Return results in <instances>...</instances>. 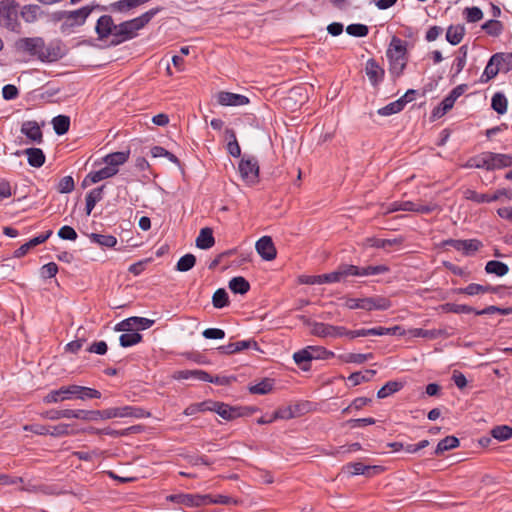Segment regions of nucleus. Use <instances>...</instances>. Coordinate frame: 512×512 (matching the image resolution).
Returning <instances> with one entry per match:
<instances>
[{"label": "nucleus", "instance_id": "22", "mask_svg": "<svg viewBox=\"0 0 512 512\" xmlns=\"http://www.w3.org/2000/svg\"><path fill=\"white\" fill-rule=\"evenodd\" d=\"M365 72L373 86H377L385 74L384 69L372 58L366 62Z\"/></svg>", "mask_w": 512, "mask_h": 512}, {"label": "nucleus", "instance_id": "53", "mask_svg": "<svg viewBox=\"0 0 512 512\" xmlns=\"http://www.w3.org/2000/svg\"><path fill=\"white\" fill-rule=\"evenodd\" d=\"M463 196L465 199L473 201L475 203H490V194L478 193L472 189H466L463 192Z\"/></svg>", "mask_w": 512, "mask_h": 512}, {"label": "nucleus", "instance_id": "59", "mask_svg": "<svg viewBox=\"0 0 512 512\" xmlns=\"http://www.w3.org/2000/svg\"><path fill=\"white\" fill-rule=\"evenodd\" d=\"M346 32L354 37H365L369 33V28L364 24H350L346 27Z\"/></svg>", "mask_w": 512, "mask_h": 512}, {"label": "nucleus", "instance_id": "46", "mask_svg": "<svg viewBox=\"0 0 512 512\" xmlns=\"http://www.w3.org/2000/svg\"><path fill=\"white\" fill-rule=\"evenodd\" d=\"M468 54V47L467 45H463L459 48L458 54L454 60L453 63V69H455V74L458 75L465 67L466 65V59Z\"/></svg>", "mask_w": 512, "mask_h": 512}, {"label": "nucleus", "instance_id": "2", "mask_svg": "<svg viewBox=\"0 0 512 512\" xmlns=\"http://www.w3.org/2000/svg\"><path fill=\"white\" fill-rule=\"evenodd\" d=\"M158 12V8H153L139 17L121 22L118 24L115 40L111 41V43L113 45H119L123 42L134 39L138 36V31L143 29Z\"/></svg>", "mask_w": 512, "mask_h": 512}, {"label": "nucleus", "instance_id": "9", "mask_svg": "<svg viewBox=\"0 0 512 512\" xmlns=\"http://www.w3.org/2000/svg\"><path fill=\"white\" fill-rule=\"evenodd\" d=\"M238 168L242 179L247 184L255 185L259 182V164L255 158H243Z\"/></svg>", "mask_w": 512, "mask_h": 512}, {"label": "nucleus", "instance_id": "28", "mask_svg": "<svg viewBox=\"0 0 512 512\" xmlns=\"http://www.w3.org/2000/svg\"><path fill=\"white\" fill-rule=\"evenodd\" d=\"M465 27L462 24L450 25L446 32V40L451 45H458L464 38Z\"/></svg>", "mask_w": 512, "mask_h": 512}, {"label": "nucleus", "instance_id": "21", "mask_svg": "<svg viewBox=\"0 0 512 512\" xmlns=\"http://www.w3.org/2000/svg\"><path fill=\"white\" fill-rule=\"evenodd\" d=\"M255 348L258 349V344L254 340H242L235 343L220 346L218 349L221 353L231 355L245 349Z\"/></svg>", "mask_w": 512, "mask_h": 512}, {"label": "nucleus", "instance_id": "14", "mask_svg": "<svg viewBox=\"0 0 512 512\" xmlns=\"http://www.w3.org/2000/svg\"><path fill=\"white\" fill-rule=\"evenodd\" d=\"M257 253L266 261H272L277 256V250L270 236L261 237L255 244Z\"/></svg>", "mask_w": 512, "mask_h": 512}, {"label": "nucleus", "instance_id": "55", "mask_svg": "<svg viewBox=\"0 0 512 512\" xmlns=\"http://www.w3.org/2000/svg\"><path fill=\"white\" fill-rule=\"evenodd\" d=\"M500 72V67L496 65V62L493 61V57L491 56L488 64L485 67L483 74L481 75V82L486 83L492 78H494Z\"/></svg>", "mask_w": 512, "mask_h": 512}, {"label": "nucleus", "instance_id": "42", "mask_svg": "<svg viewBox=\"0 0 512 512\" xmlns=\"http://www.w3.org/2000/svg\"><path fill=\"white\" fill-rule=\"evenodd\" d=\"M274 386V380L270 378H264L261 382L251 385L249 387V392L251 394H259V395H265L272 391Z\"/></svg>", "mask_w": 512, "mask_h": 512}, {"label": "nucleus", "instance_id": "17", "mask_svg": "<svg viewBox=\"0 0 512 512\" xmlns=\"http://www.w3.org/2000/svg\"><path fill=\"white\" fill-rule=\"evenodd\" d=\"M217 102L222 106H243L249 103V99L241 94L221 91L217 94Z\"/></svg>", "mask_w": 512, "mask_h": 512}, {"label": "nucleus", "instance_id": "45", "mask_svg": "<svg viewBox=\"0 0 512 512\" xmlns=\"http://www.w3.org/2000/svg\"><path fill=\"white\" fill-rule=\"evenodd\" d=\"M375 374H376V371L372 370V369H368L364 373L354 372V373L350 374V376L348 377V380L351 382V384L353 386H356L363 382L370 381Z\"/></svg>", "mask_w": 512, "mask_h": 512}, {"label": "nucleus", "instance_id": "10", "mask_svg": "<svg viewBox=\"0 0 512 512\" xmlns=\"http://www.w3.org/2000/svg\"><path fill=\"white\" fill-rule=\"evenodd\" d=\"M311 325V334L321 338H337L344 336L345 327L344 326H335L331 324H326L322 322H312L309 323Z\"/></svg>", "mask_w": 512, "mask_h": 512}, {"label": "nucleus", "instance_id": "64", "mask_svg": "<svg viewBox=\"0 0 512 512\" xmlns=\"http://www.w3.org/2000/svg\"><path fill=\"white\" fill-rule=\"evenodd\" d=\"M19 91L15 85L7 84L2 89V96L5 100H13L17 98Z\"/></svg>", "mask_w": 512, "mask_h": 512}, {"label": "nucleus", "instance_id": "50", "mask_svg": "<svg viewBox=\"0 0 512 512\" xmlns=\"http://www.w3.org/2000/svg\"><path fill=\"white\" fill-rule=\"evenodd\" d=\"M196 264V257L193 254H185L182 256L177 264H176V270L179 272H187L191 270Z\"/></svg>", "mask_w": 512, "mask_h": 512}, {"label": "nucleus", "instance_id": "61", "mask_svg": "<svg viewBox=\"0 0 512 512\" xmlns=\"http://www.w3.org/2000/svg\"><path fill=\"white\" fill-rule=\"evenodd\" d=\"M206 504H222V505H230V504H237L238 501L230 496L226 495H217L215 497L211 495H207Z\"/></svg>", "mask_w": 512, "mask_h": 512}, {"label": "nucleus", "instance_id": "13", "mask_svg": "<svg viewBox=\"0 0 512 512\" xmlns=\"http://www.w3.org/2000/svg\"><path fill=\"white\" fill-rule=\"evenodd\" d=\"M343 471L348 473L351 476L354 475H365L367 477H371L375 474H379L384 471L382 466L374 465H364L361 462L348 463L343 467Z\"/></svg>", "mask_w": 512, "mask_h": 512}, {"label": "nucleus", "instance_id": "49", "mask_svg": "<svg viewBox=\"0 0 512 512\" xmlns=\"http://www.w3.org/2000/svg\"><path fill=\"white\" fill-rule=\"evenodd\" d=\"M441 308L444 312L456 313V314H461V313L469 314V313H474V311H475V309L469 305L455 304V303H445L441 306Z\"/></svg>", "mask_w": 512, "mask_h": 512}, {"label": "nucleus", "instance_id": "40", "mask_svg": "<svg viewBox=\"0 0 512 512\" xmlns=\"http://www.w3.org/2000/svg\"><path fill=\"white\" fill-rule=\"evenodd\" d=\"M52 124L57 135H64L69 131L70 118L66 115H58L53 118Z\"/></svg>", "mask_w": 512, "mask_h": 512}, {"label": "nucleus", "instance_id": "62", "mask_svg": "<svg viewBox=\"0 0 512 512\" xmlns=\"http://www.w3.org/2000/svg\"><path fill=\"white\" fill-rule=\"evenodd\" d=\"M74 187L73 178L71 176H65L59 181L57 190L59 193H70L74 190Z\"/></svg>", "mask_w": 512, "mask_h": 512}, {"label": "nucleus", "instance_id": "1", "mask_svg": "<svg viewBox=\"0 0 512 512\" xmlns=\"http://www.w3.org/2000/svg\"><path fill=\"white\" fill-rule=\"evenodd\" d=\"M16 45L19 50L37 57L42 62H54L63 56L62 49L58 44L46 45L40 37L23 38Z\"/></svg>", "mask_w": 512, "mask_h": 512}, {"label": "nucleus", "instance_id": "15", "mask_svg": "<svg viewBox=\"0 0 512 512\" xmlns=\"http://www.w3.org/2000/svg\"><path fill=\"white\" fill-rule=\"evenodd\" d=\"M392 306L390 299L383 296H372L362 298L361 309L365 311L388 310Z\"/></svg>", "mask_w": 512, "mask_h": 512}, {"label": "nucleus", "instance_id": "51", "mask_svg": "<svg viewBox=\"0 0 512 512\" xmlns=\"http://www.w3.org/2000/svg\"><path fill=\"white\" fill-rule=\"evenodd\" d=\"M212 304L215 308L221 309L229 305V296L225 289H217L212 296Z\"/></svg>", "mask_w": 512, "mask_h": 512}, {"label": "nucleus", "instance_id": "19", "mask_svg": "<svg viewBox=\"0 0 512 512\" xmlns=\"http://www.w3.org/2000/svg\"><path fill=\"white\" fill-rule=\"evenodd\" d=\"M401 208L402 211H412L421 214H429L440 209L439 205L434 202L419 204L412 201H401Z\"/></svg>", "mask_w": 512, "mask_h": 512}, {"label": "nucleus", "instance_id": "39", "mask_svg": "<svg viewBox=\"0 0 512 512\" xmlns=\"http://www.w3.org/2000/svg\"><path fill=\"white\" fill-rule=\"evenodd\" d=\"M481 28L492 37H498L501 35L504 29V25L501 21L496 19H490L486 21Z\"/></svg>", "mask_w": 512, "mask_h": 512}, {"label": "nucleus", "instance_id": "23", "mask_svg": "<svg viewBox=\"0 0 512 512\" xmlns=\"http://www.w3.org/2000/svg\"><path fill=\"white\" fill-rule=\"evenodd\" d=\"M210 408L225 420H233L239 417L237 407L223 402H214Z\"/></svg>", "mask_w": 512, "mask_h": 512}, {"label": "nucleus", "instance_id": "54", "mask_svg": "<svg viewBox=\"0 0 512 512\" xmlns=\"http://www.w3.org/2000/svg\"><path fill=\"white\" fill-rule=\"evenodd\" d=\"M70 424L61 423L55 426L49 427V435L53 437H62V436H68V435H74L77 432L70 429Z\"/></svg>", "mask_w": 512, "mask_h": 512}, {"label": "nucleus", "instance_id": "33", "mask_svg": "<svg viewBox=\"0 0 512 512\" xmlns=\"http://www.w3.org/2000/svg\"><path fill=\"white\" fill-rule=\"evenodd\" d=\"M485 271L488 274H495L498 277H502L509 272V267L501 261L490 260L485 265Z\"/></svg>", "mask_w": 512, "mask_h": 512}, {"label": "nucleus", "instance_id": "43", "mask_svg": "<svg viewBox=\"0 0 512 512\" xmlns=\"http://www.w3.org/2000/svg\"><path fill=\"white\" fill-rule=\"evenodd\" d=\"M404 331L400 326H394L391 328L375 327L366 329V336H383V335H402Z\"/></svg>", "mask_w": 512, "mask_h": 512}, {"label": "nucleus", "instance_id": "57", "mask_svg": "<svg viewBox=\"0 0 512 512\" xmlns=\"http://www.w3.org/2000/svg\"><path fill=\"white\" fill-rule=\"evenodd\" d=\"M463 14L469 23H476L483 18V12L479 7H467L464 9Z\"/></svg>", "mask_w": 512, "mask_h": 512}, {"label": "nucleus", "instance_id": "24", "mask_svg": "<svg viewBox=\"0 0 512 512\" xmlns=\"http://www.w3.org/2000/svg\"><path fill=\"white\" fill-rule=\"evenodd\" d=\"M130 151L113 152L103 158L107 167L118 169V167L126 163L129 159Z\"/></svg>", "mask_w": 512, "mask_h": 512}, {"label": "nucleus", "instance_id": "63", "mask_svg": "<svg viewBox=\"0 0 512 512\" xmlns=\"http://www.w3.org/2000/svg\"><path fill=\"white\" fill-rule=\"evenodd\" d=\"M58 236L63 240L75 241L77 239V233L71 226H63L58 231Z\"/></svg>", "mask_w": 512, "mask_h": 512}, {"label": "nucleus", "instance_id": "37", "mask_svg": "<svg viewBox=\"0 0 512 512\" xmlns=\"http://www.w3.org/2000/svg\"><path fill=\"white\" fill-rule=\"evenodd\" d=\"M118 173V169L103 167L98 171H92L89 173L90 183H97L104 179L110 178Z\"/></svg>", "mask_w": 512, "mask_h": 512}, {"label": "nucleus", "instance_id": "29", "mask_svg": "<svg viewBox=\"0 0 512 512\" xmlns=\"http://www.w3.org/2000/svg\"><path fill=\"white\" fill-rule=\"evenodd\" d=\"M28 163L32 167L39 168L45 163V154L40 148H27L24 150Z\"/></svg>", "mask_w": 512, "mask_h": 512}, {"label": "nucleus", "instance_id": "30", "mask_svg": "<svg viewBox=\"0 0 512 512\" xmlns=\"http://www.w3.org/2000/svg\"><path fill=\"white\" fill-rule=\"evenodd\" d=\"M338 360L341 363H356V364H362L366 362L367 360H370L373 358L372 353L362 354V353H345L340 354L337 356Z\"/></svg>", "mask_w": 512, "mask_h": 512}, {"label": "nucleus", "instance_id": "5", "mask_svg": "<svg viewBox=\"0 0 512 512\" xmlns=\"http://www.w3.org/2000/svg\"><path fill=\"white\" fill-rule=\"evenodd\" d=\"M389 60V72L399 77L407 65V43L397 36H393L386 51Z\"/></svg>", "mask_w": 512, "mask_h": 512}, {"label": "nucleus", "instance_id": "6", "mask_svg": "<svg viewBox=\"0 0 512 512\" xmlns=\"http://www.w3.org/2000/svg\"><path fill=\"white\" fill-rule=\"evenodd\" d=\"M95 9H100V5H86L77 10L68 11L65 23H62L60 26L61 32L68 33L75 27L84 25L87 18Z\"/></svg>", "mask_w": 512, "mask_h": 512}, {"label": "nucleus", "instance_id": "34", "mask_svg": "<svg viewBox=\"0 0 512 512\" xmlns=\"http://www.w3.org/2000/svg\"><path fill=\"white\" fill-rule=\"evenodd\" d=\"M178 377L181 379L193 378L204 382L212 381V376L208 374L206 371L200 369L179 371Z\"/></svg>", "mask_w": 512, "mask_h": 512}, {"label": "nucleus", "instance_id": "8", "mask_svg": "<svg viewBox=\"0 0 512 512\" xmlns=\"http://www.w3.org/2000/svg\"><path fill=\"white\" fill-rule=\"evenodd\" d=\"M18 3L15 0L0 1V24L6 28L14 30L18 26Z\"/></svg>", "mask_w": 512, "mask_h": 512}, {"label": "nucleus", "instance_id": "27", "mask_svg": "<svg viewBox=\"0 0 512 512\" xmlns=\"http://www.w3.org/2000/svg\"><path fill=\"white\" fill-rule=\"evenodd\" d=\"M215 244L213 231L209 227L202 228L196 238V246L200 249H209Z\"/></svg>", "mask_w": 512, "mask_h": 512}, {"label": "nucleus", "instance_id": "44", "mask_svg": "<svg viewBox=\"0 0 512 512\" xmlns=\"http://www.w3.org/2000/svg\"><path fill=\"white\" fill-rule=\"evenodd\" d=\"M90 239L92 242L107 248H112L117 244V238L113 235L92 233L90 235Z\"/></svg>", "mask_w": 512, "mask_h": 512}, {"label": "nucleus", "instance_id": "12", "mask_svg": "<svg viewBox=\"0 0 512 512\" xmlns=\"http://www.w3.org/2000/svg\"><path fill=\"white\" fill-rule=\"evenodd\" d=\"M154 324V320L143 318V317H129L122 320L115 326V331H133V330H145L150 328Z\"/></svg>", "mask_w": 512, "mask_h": 512}, {"label": "nucleus", "instance_id": "38", "mask_svg": "<svg viewBox=\"0 0 512 512\" xmlns=\"http://www.w3.org/2000/svg\"><path fill=\"white\" fill-rule=\"evenodd\" d=\"M493 61L500 67V71L509 72L512 69V53H496L492 55Z\"/></svg>", "mask_w": 512, "mask_h": 512}, {"label": "nucleus", "instance_id": "11", "mask_svg": "<svg viewBox=\"0 0 512 512\" xmlns=\"http://www.w3.org/2000/svg\"><path fill=\"white\" fill-rule=\"evenodd\" d=\"M118 24H115L112 16L110 15H102L97 20L95 31L100 40L107 39L108 37H112V41L115 40V35L117 33Z\"/></svg>", "mask_w": 512, "mask_h": 512}, {"label": "nucleus", "instance_id": "32", "mask_svg": "<svg viewBox=\"0 0 512 512\" xmlns=\"http://www.w3.org/2000/svg\"><path fill=\"white\" fill-rule=\"evenodd\" d=\"M294 361L301 367L302 370L307 371L310 369V361L312 360L310 346L297 351L293 355Z\"/></svg>", "mask_w": 512, "mask_h": 512}, {"label": "nucleus", "instance_id": "26", "mask_svg": "<svg viewBox=\"0 0 512 512\" xmlns=\"http://www.w3.org/2000/svg\"><path fill=\"white\" fill-rule=\"evenodd\" d=\"M118 417L119 418H125V417H133V418H148L151 416L150 412L144 410L140 407L135 406H124V407H117Z\"/></svg>", "mask_w": 512, "mask_h": 512}, {"label": "nucleus", "instance_id": "7", "mask_svg": "<svg viewBox=\"0 0 512 512\" xmlns=\"http://www.w3.org/2000/svg\"><path fill=\"white\" fill-rule=\"evenodd\" d=\"M340 280L348 276H370L383 274L389 271V267L386 265L366 266L358 267L355 265H340L337 269Z\"/></svg>", "mask_w": 512, "mask_h": 512}, {"label": "nucleus", "instance_id": "58", "mask_svg": "<svg viewBox=\"0 0 512 512\" xmlns=\"http://www.w3.org/2000/svg\"><path fill=\"white\" fill-rule=\"evenodd\" d=\"M312 360L313 359H322L327 360L335 357L334 352L327 350L322 346H310Z\"/></svg>", "mask_w": 512, "mask_h": 512}, {"label": "nucleus", "instance_id": "4", "mask_svg": "<svg viewBox=\"0 0 512 512\" xmlns=\"http://www.w3.org/2000/svg\"><path fill=\"white\" fill-rule=\"evenodd\" d=\"M511 166L512 155L494 152H483L470 158L464 165L466 168H483L486 170L503 169Z\"/></svg>", "mask_w": 512, "mask_h": 512}, {"label": "nucleus", "instance_id": "47", "mask_svg": "<svg viewBox=\"0 0 512 512\" xmlns=\"http://www.w3.org/2000/svg\"><path fill=\"white\" fill-rule=\"evenodd\" d=\"M507 99L504 94L497 92L493 95L491 101V107L498 114H504L507 111Z\"/></svg>", "mask_w": 512, "mask_h": 512}, {"label": "nucleus", "instance_id": "36", "mask_svg": "<svg viewBox=\"0 0 512 512\" xmlns=\"http://www.w3.org/2000/svg\"><path fill=\"white\" fill-rule=\"evenodd\" d=\"M460 444L459 439L455 436H446L444 439L440 440L437 444V447L434 451L435 455H441L445 451L454 449L458 447Z\"/></svg>", "mask_w": 512, "mask_h": 512}, {"label": "nucleus", "instance_id": "18", "mask_svg": "<svg viewBox=\"0 0 512 512\" xmlns=\"http://www.w3.org/2000/svg\"><path fill=\"white\" fill-rule=\"evenodd\" d=\"M501 286H491V285H481L476 283H471L466 287L458 288L456 292L458 294H466L469 296L485 294V293H498Z\"/></svg>", "mask_w": 512, "mask_h": 512}, {"label": "nucleus", "instance_id": "16", "mask_svg": "<svg viewBox=\"0 0 512 512\" xmlns=\"http://www.w3.org/2000/svg\"><path fill=\"white\" fill-rule=\"evenodd\" d=\"M208 496L192 495V494H173L167 497V500L182 504L187 507H196L206 504Z\"/></svg>", "mask_w": 512, "mask_h": 512}, {"label": "nucleus", "instance_id": "56", "mask_svg": "<svg viewBox=\"0 0 512 512\" xmlns=\"http://www.w3.org/2000/svg\"><path fill=\"white\" fill-rule=\"evenodd\" d=\"M491 435L499 441L508 440L512 437V427L507 425L496 426L491 430Z\"/></svg>", "mask_w": 512, "mask_h": 512}, {"label": "nucleus", "instance_id": "52", "mask_svg": "<svg viewBox=\"0 0 512 512\" xmlns=\"http://www.w3.org/2000/svg\"><path fill=\"white\" fill-rule=\"evenodd\" d=\"M142 335L138 332L124 333L120 335L119 342L124 348L131 347L142 341Z\"/></svg>", "mask_w": 512, "mask_h": 512}, {"label": "nucleus", "instance_id": "41", "mask_svg": "<svg viewBox=\"0 0 512 512\" xmlns=\"http://www.w3.org/2000/svg\"><path fill=\"white\" fill-rule=\"evenodd\" d=\"M403 388V383L400 381H389L383 387H381L377 392V397L379 399H384Z\"/></svg>", "mask_w": 512, "mask_h": 512}, {"label": "nucleus", "instance_id": "25", "mask_svg": "<svg viewBox=\"0 0 512 512\" xmlns=\"http://www.w3.org/2000/svg\"><path fill=\"white\" fill-rule=\"evenodd\" d=\"M43 13V10L37 4L24 5L20 11V15L26 23L36 22Z\"/></svg>", "mask_w": 512, "mask_h": 512}, {"label": "nucleus", "instance_id": "60", "mask_svg": "<svg viewBox=\"0 0 512 512\" xmlns=\"http://www.w3.org/2000/svg\"><path fill=\"white\" fill-rule=\"evenodd\" d=\"M461 251L464 255L468 256L478 251L482 246L481 242L477 239L463 240Z\"/></svg>", "mask_w": 512, "mask_h": 512}, {"label": "nucleus", "instance_id": "48", "mask_svg": "<svg viewBox=\"0 0 512 512\" xmlns=\"http://www.w3.org/2000/svg\"><path fill=\"white\" fill-rule=\"evenodd\" d=\"M405 107V100H396L388 105L380 108L378 114L381 116H389L402 111Z\"/></svg>", "mask_w": 512, "mask_h": 512}, {"label": "nucleus", "instance_id": "31", "mask_svg": "<svg viewBox=\"0 0 512 512\" xmlns=\"http://www.w3.org/2000/svg\"><path fill=\"white\" fill-rule=\"evenodd\" d=\"M367 244L371 247L382 248L385 249L387 247L399 246L403 243L404 239L402 237L394 238V239H380L376 237L367 238Z\"/></svg>", "mask_w": 512, "mask_h": 512}, {"label": "nucleus", "instance_id": "35", "mask_svg": "<svg viewBox=\"0 0 512 512\" xmlns=\"http://www.w3.org/2000/svg\"><path fill=\"white\" fill-rule=\"evenodd\" d=\"M229 288L235 294H246L250 289L249 282L242 276H237L229 281Z\"/></svg>", "mask_w": 512, "mask_h": 512}, {"label": "nucleus", "instance_id": "3", "mask_svg": "<svg viewBox=\"0 0 512 512\" xmlns=\"http://www.w3.org/2000/svg\"><path fill=\"white\" fill-rule=\"evenodd\" d=\"M72 397H75L80 400H86V399H99L101 397L100 391L80 386V385H69V386H62L57 390L50 391L43 399L45 403H57L59 401L71 399Z\"/></svg>", "mask_w": 512, "mask_h": 512}, {"label": "nucleus", "instance_id": "20", "mask_svg": "<svg viewBox=\"0 0 512 512\" xmlns=\"http://www.w3.org/2000/svg\"><path fill=\"white\" fill-rule=\"evenodd\" d=\"M21 132L31 141L40 144L43 142V133L36 121H26L21 126Z\"/></svg>", "mask_w": 512, "mask_h": 512}]
</instances>
